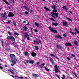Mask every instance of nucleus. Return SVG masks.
I'll return each mask as SVG.
<instances>
[{"instance_id": "nucleus-1", "label": "nucleus", "mask_w": 79, "mask_h": 79, "mask_svg": "<svg viewBox=\"0 0 79 79\" xmlns=\"http://www.w3.org/2000/svg\"><path fill=\"white\" fill-rule=\"evenodd\" d=\"M7 39L9 40H11V41H15V38L12 36H7Z\"/></svg>"}, {"instance_id": "nucleus-2", "label": "nucleus", "mask_w": 79, "mask_h": 79, "mask_svg": "<svg viewBox=\"0 0 79 79\" xmlns=\"http://www.w3.org/2000/svg\"><path fill=\"white\" fill-rule=\"evenodd\" d=\"M54 68L55 69V73H58V66H57V65H55L54 66Z\"/></svg>"}, {"instance_id": "nucleus-3", "label": "nucleus", "mask_w": 79, "mask_h": 79, "mask_svg": "<svg viewBox=\"0 0 79 79\" xmlns=\"http://www.w3.org/2000/svg\"><path fill=\"white\" fill-rule=\"evenodd\" d=\"M10 56L11 58V60H12L16 59V58H15V56L13 54H10Z\"/></svg>"}, {"instance_id": "nucleus-4", "label": "nucleus", "mask_w": 79, "mask_h": 79, "mask_svg": "<svg viewBox=\"0 0 79 79\" xmlns=\"http://www.w3.org/2000/svg\"><path fill=\"white\" fill-rule=\"evenodd\" d=\"M14 15L13 13L11 12H10L9 13V15H8V16L9 17H13V16H14Z\"/></svg>"}, {"instance_id": "nucleus-5", "label": "nucleus", "mask_w": 79, "mask_h": 79, "mask_svg": "<svg viewBox=\"0 0 79 79\" xmlns=\"http://www.w3.org/2000/svg\"><path fill=\"white\" fill-rule=\"evenodd\" d=\"M11 62L12 63H13V64H16V62H17V60L16 59H13L12 60Z\"/></svg>"}, {"instance_id": "nucleus-6", "label": "nucleus", "mask_w": 79, "mask_h": 79, "mask_svg": "<svg viewBox=\"0 0 79 79\" xmlns=\"http://www.w3.org/2000/svg\"><path fill=\"white\" fill-rule=\"evenodd\" d=\"M55 37H56V38H57L58 39H62V37H61V36H60L59 35H56Z\"/></svg>"}, {"instance_id": "nucleus-7", "label": "nucleus", "mask_w": 79, "mask_h": 79, "mask_svg": "<svg viewBox=\"0 0 79 79\" xmlns=\"http://www.w3.org/2000/svg\"><path fill=\"white\" fill-rule=\"evenodd\" d=\"M34 63V60H30L29 61V63L30 64H33Z\"/></svg>"}, {"instance_id": "nucleus-8", "label": "nucleus", "mask_w": 79, "mask_h": 79, "mask_svg": "<svg viewBox=\"0 0 79 79\" xmlns=\"http://www.w3.org/2000/svg\"><path fill=\"white\" fill-rule=\"evenodd\" d=\"M52 25H54V26H58V24L57 23H54L53 22L52 23Z\"/></svg>"}, {"instance_id": "nucleus-9", "label": "nucleus", "mask_w": 79, "mask_h": 79, "mask_svg": "<svg viewBox=\"0 0 79 79\" xmlns=\"http://www.w3.org/2000/svg\"><path fill=\"white\" fill-rule=\"evenodd\" d=\"M74 42L75 45H76V46H78L79 44L77 43V41H74Z\"/></svg>"}, {"instance_id": "nucleus-10", "label": "nucleus", "mask_w": 79, "mask_h": 79, "mask_svg": "<svg viewBox=\"0 0 79 79\" xmlns=\"http://www.w3.org/2000/svg\"><path fill=\"white\" fill-rule=\"evenodd\" d=\"M56 46L59 49H60V50H61V47L60 46L59 44H56Z\"/></svg>"}, {"instance_id": "nucleus-11", "label": "nucleus", "mask_w": 79, "mask_h": 79, "mask_svg": "<svg viewBox=\"0 0 79 79\" xmlns=\"http://www.w3.org/2000/svg\"><path fill=\"white\" fill-rule=\"evenodd\" d=\"M29 60H25V61H24V64H25L26 66H27V63H29Z\"/></svg>"}, {"instance_id": "nucleus-12", "label": "nucleus", "mask_w": 79, "mask_h": 79, "mask_svg": "<svg viewBox=\"0 0 79 79\" xmlns=\"http://www.w3.org/2000/svg\"><path fill=\"white\" fill-rule=\"evenodd\" d=\"M23 31H27V27H24L22 28Z\"/></svg>"}, {"instance_id": "nucleus-13", "label": "nucleus", "mask_w": 79, "mask_h": 79, "mask_svg": "<svg viewBox=\"0 0 79 79\" xmlns=\"http://www.w3.org/2000/svg\"><path fill=\"white\" fill-rule=\"evenodd\" d=\"M28 32H25V37L26 38H27V37L29 36V35H28Z\"/></svg>"}, {"instance_id": "nucleus-14", "label": "nucleus", "mask_w": 79, "mask_h": 79, "mask_svg": "<svg viewBox=\"0 0 79 79\" xmlns=\"http://www.w3.org/2000/svg\"><path fill=\"white\" fill-rule=\"evenodd\" d=\"M65 45H66V46H72V45H71V44L70 43H67L65 44Z\"/></svg>"}, {"instance_id": "nucleus-15", "label": "nucleus", "mask_w": 79, "mask_h": 79, "mask_svg": "<svg viewBox=\"0 0 79 79\" xmlns=\"http://www.w3.org/2000/svg\"><path fill=\"white\" fill-rule=\"evenodd\" d=\"M31 55L32 56H36V54L34 53V52H33L31 53Z\"/></svg>"}, {"instance_id": "nucleus-16", "label": "nucleus", "mask_w": 79, "mask_h": 79, "mask_svg": "<svg viewBox=\"0 0 79 79\" xmlns=\"http://www.w3.org/2000/svg\"><path fill=\"white\" fill-rule=\"evenodd\" d=\"M32 76L34 77H38V76H39V75H38V74H33Z\"/></svg>"}, {"instance_id": "nucleus-17", "label": "nucleus", "mask_w": 79, "mask_h": 79, "mask_svg": "<svg viewBox=\"0 0 79 79\" xmlns=\"http://www.w3.org/2000/svg\"><path fill=\"white\" fill-rule=\"evenodd\" d=\"M63 25L64 26H68V23L66 22H64L63 23Z\"/></svg>"}, {"instance_id": "nucleus-18", "label": "nucleus", "mask_w": 79, "mask_h": 79, "mask_svg": "<svg viewBox=\"0 0 79 79\" xmlns=\"http://www.w3.org/2000/svg\"><path fill=\"white\" fill-rule=\"evenodd\" d=\"M23 7H24V8H25V9H26V10H27V11H29V8L27 7L26 6H23Z\"/></svg>"}, {"instance_id": "nucleus-19", "label": "nucleus", "mask_w": 79, "mask_h": 79, "mask_svg": "<svg viewBox=\"0 0 79 79\" xmlns=\"http://www.w3.org/2000/svg\"><path fill=\"white\" fill-rule=\"evenodd\" d=\"M52 7V8H53V9H56V6L55 5H53Z\"/></svg>"}, {"instance_id": "nucleus-20", "label": "nucleus", "mask_w": 79, "mask_h": 79, "mask_svg": "<svg viewBox=\"0 0 79 79\" xmlns=\"http://www.w3.org/2000/svg\"><path fill=\"white\" fill-rule=\"evenodd\" d=\"M62 8H63V9H64L66 11H68V9L66 8V6H63Z\"/></svg>"}, {"instance_id": "nucleus-21", "label": "nucleus", "mask_w": 79, "mask_h": 79, "mask_svg": "<svg viewBox=\"0 0 79 79\" xmlns=\"http://www.w3.org/2000/svg\"><path fill=\"white\" fill-rule=\"evenodd\" d=\"M5 50L7 51H9V50H11V49L9 48H6Z\"/></svg>"}, {"instance_id": "nucleus-22", "label": "nucleus", "mask_w": 79, "mask_h": 79, "mask_svg": "<svg viewBox=\"0 0 79 79\" xmlns=\"http://www.w3.org/2000/svg\"><path fill=\"white\" fill-rule=\"evenodd\" d=\"M44 8L46 11H50V9L46 7H44Z\"/></svg>"}, {"instance_id": "nucleus-23", "label": "nucleus", "mask_w": 79, "mask_h": 79, "mask_svg": "<svg viewBox=\"0 0 79 79\" xmlns=\"http://www.w3.org/2000/svg\"><path fill=\"white\" fill-rule=\"evenodd\" d=\"M35 24L36 26H37V27H39V23L35 22Z\"/></svg>"}, {"instance_id": "nucleus-24", "label": "nucleus", "mask_w": 79, "mask_h": 79, "mask_svg": "<svg viewBox=\"0 0 79 79\" xmlns=\"http://www.w3.org/2000/svg\"><path fill=\"white\" fill-rule=\"evenodd\" d=\"M2 1H3L4 2H5V3H6V4H7V5H10V4H9V3H8V2H6V1L5 0H2Z\"/></svg>"}, {"instance_id": "nucleus-25", "label": "nucleus", "mask_w": 79, "mask_h": 79, "mask_svg": "<svg viewBox=\"0 0 79 79\" xmlns=\"http://www.w3.org/2000/svg\"><path fill=\"white\" fill-rule=\"evenodd\" d=\"M50 60L52 63V64H53V59L52 58H50Z\"/></svg>"}, {"instance_id": "nucleus-26", "label": "nucleus", "mask_w": 79, "mask_h": 79, "mask_svg": "<svg viewBox=\"0 0 79 79\" xmlns=\"http://www.w3.org/2000/svg\"><path fill=\"white\" fill-rule=\"evenodd\" d=\"M49 29H50V31H52V32H53V31L54 30H53V29H52V28L51 27H49Z\"/></svg>"}, {"instance_id": "nucleus-27", "label": "nucleus", "mask_w": 79, "mask_h": 79, "mask_svg": "<svg viewBox=\"0 0 79 79\" xmlns=\"http://www.w3.org/2000/svg\"><path fill=\"white\" fill-rule=\"evenodd\" d=\"M54 15L55 16H56V17H58V13H55Z\"/></svg>"}, {"instance_id": "nucleus-28", "label": "nucleus", "mask_w": 79, "mask_h": 79, "mask_svg": "<svg viewBox=\"0 0 79 79\" xmlns=\"http://www.w3.org/2000/svg\"><path fill=\"white\" fill-rule=\"evenodd\" d=\"M75 30L76 32H77V33H78V34H79V31L77 30V28H75Z\"/></svg>"}, {"instance_id": "nucleus-29", "label": "nucleus", "mask_w": 79, "mask_h": 79, "mask_svg": "<svg viewBox=\"0 0 79 79\" xmlns=\"http://www.w3.org/2000/svg\"><path fill=\"white\" fill-rule=\"evenodd\" d=\"M35 48L36 50H39V47H38V46H35Z\"/></svg>"}, {"instance_id": "nucleus-30", "label": "nucleus", "mask_w": 79, "mask_h": 79, "mask_svg": "<svg viewBox=\"0 0 79 79\" xmlns=\"http://www.w3.org/2000/svg\"><path fill=\"white\" fill-rule=\"evenodd\" d=\"M53 31V32H54V33H55L56 34V33H58V31L56 30H54Z\"/></svg>"}, {"instance_id": "nucleus-31", "label": "nucleus", "mask_w": 79, "mask_h": 79, "mask_svg": "<svg viewBox=\"0 0 79 79\" xmlns=\"http://www.w3.org/2000/svg\"><path fill=\"white\" fill-rule=\"evenodd\" d=\"M24 55H25L26 56V55H28V52H26L24 54Z\"/></svg>"}, {"instance_id": "nucleus-32", "label": "nucleus", "mask_w": 79, "mask_h": 79, "mask_svg": "<svg viewBox=\"0 0 79 79\" xmlns=\"http://www.w3.org/2000/svg\"><path fill=\"white\" fill-rule=\"evenodd\" d=\"M10 73H11L12 74H15V73H14V72H13V71L12 70H10Z\"/></svg>"}, {"instance_id": "nucleus-33", "label": "nucleus", "mask_w": 79, "mask_h": 79, "mask_svg": "<svg viewBox=\"0 0 79 79\" xmlns=\"http://www.w3.org/2000/svg\"><path fill=\"white\" fill-rule=\"evenodd\" d=\"M8 34L10 35H13V34H12L11 33H10V31H8Z\"/></svg>"}, {"instance_id": "nucleus-34", "label": "nucleus", "mask_w": 79, "mask_h": 79, "mask_svg": "<svg viewBox=\"0 0 79 79\" xmlns=\"http://www.w3.org/2000/svg\"><path fill=\"white\" fill-rule=\"evenodd\" d=\"M4 16H5V15H4L3 14H1V16H2V17H3V18L4 17Z\"/></svg>"}, {"instance_id": "nucleus-35", "label": "nucleus", "mask_w": 79, "mask_h": 79, "mask_svg": "<svg viewBox=\"0 0 79 79\" xmlns=\"http://www.w3.org/2000/svg\"><path fill=\"white\" fill-rule=\"evenodd\" d=\"M13 24L15 26H16V23L15 22H13Z\"/></svg>"}, {"instance_id": "nucleus-36", "label": "nucleus", "mask_w": 79, "mask_h": 79, "mask_svg": "<svg viewBox=\"0 0 79 79\" xmlns=\"http://www.w3.org/2000/svg\"><path fill=\"white\" fill-rule=\"evenodd\" d=\"M45 69H46V71H49V69L46 68V67H45Z\"/></svg>"}, {"instance_id": "nucleus-37", "label": "nucleus", "mask_w": 79, "mask_h": 79, "mask_svg": "<svg viewBox=\"0 0 79 79\" xmlns=\"http://www.w3.org/2000/svg\"><path fill=\"white\" fill-rule=\"evenodd\" d=\"M62 76L63 77H62V79H63H63H65L66 76H64V75H63Z\"/></svg>"}, {"instance_id": "nucleus-38", "label": "nucleus", "mask_w": 79, "mask_h": 79, "mask_svg": "<svg viewBox=\"0 0 79 79\" xmlns=\"http://www.w3.org/2000/svg\"><path fill=\"white\" fill-rule=\"evenodd\" d=\"M14 35H19V34H18V33L16 32L14 33Z\"/></svg>"}, {"instance_id": "nucleus-39", "label": "nucleus", "mask_w": 79, "mask_h": 79, "mask_svg": "<svg viewBox=\"0 0 79 79\" xmlns=\"http://www.w3.org/2000/svg\"><path fill=\"white\" fill-rule=\"evenodd\" d=\"M53 12H55V13H56L57 12V10H54L53 11Z\"/></svg>"}, {"instance_id": "nucleus-40", "label": "nucleus", "mask_w": 79, "mask_h": 79, "mask_svg": "<svg viewBox=\"0 0 79 79\" xmlns=\"http://www.w3.org/2000/svg\"><path fill=\"white\" fill-rule=\"evenodd\" d=\"M4 16H6V12L5 11L4 12Z\"/></svg>"}, {"instance_id": "nucleus-41", "label": "nucleus", "mask_w": 79, "mask_h": 79, "mask_svg": "<svg viewBox=\"0 0 79 79\" xmlns=\"http://www.w3.org/2000/svg\"><path fill=\"white\" fill-rule=\"evenodd\" d=\"M51 56H53L54 57H55V55H54L53 54H51Z\"/></svg>"}, {"instance_id": "nucleus-42", "label": "nucleus", "mask_w": 79, "mask_h": 79, "mask_svg": "<svg viewBox=\"0 0 79 79\" xmlns=\"http://www.w3.org/2000/svg\"><path fill=\"white\" fill-rule=\"evenodd\" d=\"M73 74H74L75 76H76V77H77V75L76 74V73H74V72H73Z\"/></svg>"}, {"instance_id": "nucleus-43", "label": "nucleus", "mask_w": 79, "mask_h": 79, "mask_svg": "<svg viewBox=\"0 0 79 79\" xmlns=\"http://www.w3.org/2000/svg\"><path fill=\"white\" fill-rule=\"evenodd\" d=\"M67 19H69V20L70 21H72V20L71 19L69 18H67Z\"/></svg>"}, {"instance_id": "nucleus-44", "label": "nucleus", "mask_w": 79, "mask_h": 79, "mask_svg": "<svg viewBox=\"0 0 79 79\" xmlns=\"http://www.w3.org/2000/svg\"><path fill=\"white\" fill-rule=\"evenodd\" d=\"M39 66L40 67V68H44V66H43V65H39Z\"/></svg>"}, {"instance_id": "nucleus-45", "label": "nucleus", "mask_w": 79, "mask_h": 79, "mask_svg": "<svg viewBox=\"0 0 79 79\" xmlns=\"http://www.w3.org/2000/svg\"><path fill=\"white\" fill-rule=\"evenodd\" d=\"M27 39H28V40H30V41L32 40L31 39V38H29V37H28L27 38Z\"/></svg>"}, {"instance_id": "nucleus-46", "label": "nucleus", "mask_w": 79, "mask_h": 79, "mask_svg": "<svg viewBox=\"0 0 79 79\" xmlns=\"http://www.w3.org/2000/svg\"><path fill=\"white\" fill-rule=\"evenodd\" d=\"M51 13L52 15H55V13H54L53 12H51Z\"/></svg>"}, {"instance_id": "nucleus-47", "label": "nucleus", "mask_w": 79, "mask_h": 79, "mask_svg": "<svg viewBox=\"0 0 79 79\" xmlns=\"http://www.w3.org/2000/svg\"><path fill=\"white\" fill-rule=\"evenodd\" d=\"M3 18H4V19H7V17L5 15L3 17Z\"/></svg>"}, {"instance_id": "nucleus-48", "label": "nucleus", "mask_w": 79, "mask_h": 79, "mask_svg": "<svg viewBox=\"0 0 79 79\" xmlns=\"http://www.w3.org/2000/svg\"><path fill=\"white\" fill-rule=\"evenodd\" d=\"M71 55H72V56H73V57H75L76 56H75V55H74L73 54H71Z\"/></svg>"}, {"instance_id": "nucleus-49", "label": "nucleus", "mask_w": 79, "mask_h": 79, "mask_svg": "<svg viewBox=\"0 0 79 79\" xmlns=\"http://www.w3.org/2000/svg\"><path fill=\"white\" fill-rule=\"evenodd\" d=\"M34 31L35 32H38V31H37V30L34 29Z\"/></svg>"}, {"instance_id": "nucleus-50", "label": "nucleus", "mask_w": 79, "mask_h": 79, "mask_svg": "<svg viewBox=\"0 0 79 79\" xmlns=\"http://www.w3.org/2000/svg\"><path fill=\"white\" fill-rule=\"evenodd\" d=\"M1 42L2 43V45L3 47V44H4V42L3 41H1Z\"/></svg>"}, {"instance_id": "nucleus-51", "label": "nucleus", "mask_w": 79, "mask_h": 79, "mask_svg": "<svg viewBox=\"0 0 79 79\" xmlns=\"http://www.w3.org/2000/svg\"><path fill=\"white\" fill-rule=\"evenodd\" d=\"M56 77H58L59 79H60V77L57 75H56Z\"/></svg>"}, {"instance_id": "nucleus-52", "label": "nucleus", "mask_w": 79, "mask_h": 79, "mask_svg": "<svg viewBox=\"0 0 79 79\" xmlns=\"http://www.w3.org/2000/svg\"><path fill=\"white\" fill-rule=\"evenodd\" d=\"M67 58L68 60H70V58L68 57H67Z\"/></svg>"}, {"instance_id": "nucleus-53", "label": "nucleus", "mask_w": 79, "mask_h": 79, "mask_svg": "<svg viewBox=\"0 0 79 79\" xmlns=\"http://www.w3.org/2000/svg\"><path fill=\"white\" fill-rule=\"evenodd\" d=\"M63 36H64V37H66L67 36L66 35V34H63Z\"/></svg>"}, {"instance_id": "nucleus-54", "label": "nucleus", "mask_w": 79, "mask_h": 79, "mask_svg": "<svg viewBox=\"0 0 79 79\" xmlns=\"http://www.w3.org/2000/svg\"><path fill=\"white\" fill-rule=\"evenodd\" d=\"M25 13L26 15H28V12H25Z\"/></svg>"}, {"instance_id": "nucleus-55", "label": "nucleus", "mask_w": 79, "mask_h": 79, "mask_svg": "<svg viewBox=\"0 0 79 79\" xmlns=\"http://www.w3.org/2000/svg\"><path fill=\"white\" fill-rule=\"evenodd\" d=\"M0 69H3V67L2 66H0Z\"/></svg>"}, {"instance_id": "nucleus-56", "label": "nucleus", "mask_w": 79, "mask_h": 79, "mask_svg": "<svg viewBox=\"0 0 79 79\" xmlns=\"http://www.w3.org/2000/svg\"><path fill=\"white\" fill-rule=\"evenodd\" d=\"M19 78L23 79V77H19Z\"/></svg>"}, {"instance_id": "nucleus-57", "label": "nucleus", "mask_w": 79, "mask_h": 79, "mask_svg": "<svg viewBox=\"0 0 79 79\" xmlns=\"http://www.w3.org/2000/svg\"><path fill=\"white\" fill-rule=\"evenodd\" d=\"M49 19H51V20H53V19L52 18H50Z\"/></svg>"}, {"instance_id": "nucleus-58", "label": "nucleus", "mask_w": 79, "mask_h": 79, "mask_svg": "<svg viewBox=\"0 0 79 79\" xmlns=\"http://www.w3.org/2000/svg\"><path fill=\"white\" fill-rule=\"evenodd\" d=\"M39 43H42V41H41V40H39Z\"/></svg>"}, {"instance_id": "nucleus-59", "label": "nucleus", "mask_w": 79, "mask_h": 79, "mask_svg": "<svg viewBox=\"0 0 79 79\" xmlns=\"http://www.w3.org/2000/svg\"><path fill=\"white\" fill-rule=\"evenodd\" d=\"M70 33H71L72 34H74V32H73L71 31H70Z\"/></svg>"}, {"instance_id": "nucleus-60", "label": "nucleus", "mask_w": 79, "mask_h": 79, "mask_svg": "<svg viewBox=\"0 0 79 79\" xmlns=\"http://www.w3.org/2000/svg\"><path fill=\"white\" fill-rule=\"evenodd\" d=\"M7 24H9V23H10V21H8V22H7Z\"/></svg>"}, {"instance_id": "nucleus-61", "label": "nucleus", "mask_w": 79, "mask_h": 79, "mask_svg": "<svg viewBox=\"0 0 79 79\" xmlns=\"http://www.w3.org/2000/svg\"><path fill=\"white\" fill-rule=\"evenodd\" d=\"M30 30L31 31H32V28H31V27H30Z\"/></svg>"}, {"instance_id": "nucleus-62", "label": "nucleus", "mask_w": 79, "mask_h": 79, "mask_svg": "<svg viewBox=\"0 0 79 79\" xmlns=\"http://www.w3.org/2000/svg\"><path fill=\"white\" fill-rule=\"evenodd\" d=\"M42 65L44 66L45 65V63H43L42 64Z\"/></svg>"}, {"instance_id": "nucleus-63", "label": "nucleus", "mask_w": 79, "mask_h": 79, "mask_svg": "<svg viewBox=\"0 0 79 79\" xmlns=\"http://www.w3.org/2000/svg\"><path fill=\"white\" fill-rule=\"evenodd\" d=\"M73 35H76V32L73 33Z\"/></svg>"}, {"instance_id": "nucleus-64", "label": "nucleus", "mask_w": 79, "mask_h": 79, "mask_svg": "<svg viewBox=\"0 0 79 79\" xmlns=\"http://www.w3.org/2000/svg\"><path fill=\"white\" fill-rule=\"evenodd\" d=\"M11 0L12 1L13 3H14V2H15L14 0Z\"/></svg>"}]
</instances>
